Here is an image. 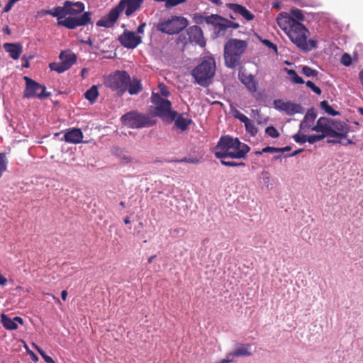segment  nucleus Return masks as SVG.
<instances>
[{"label":"nucleus","mask_w":363,"mask_h":363,"mask_svg":"<svg viewBox=\"0 0 363 363\" xmlns=\"http://www.w3.org/2000/svg\"><path fill=\"white\" fill-rule=\"evenodd\" d=\"M143 0H121L118 4L112 9L106 16L96 22L99 27L111 28L117 21L120 13L125 10V14L128 17L141 7Z\"/></svg>","instance_id":"nucleus-3"},{"label":"nucleus","mask_w":363,"mask_h":363,"mask_svg":"<svg viewBox=\"0 0 363 363\" xmlns=\"http://www.w3.org/2000/svg\"><path fill=\"white\" fill-rule=\"evenodd\" d=\"M121 121L131 128L150 127L156 123V121L149 115L142 114L137 111H130L123 115Z\"/></svg>","instance_id":"nucleus-8"},{"label":"nucleus","mask_w":363,"mask_h":363,"mask_svg":"<svg viewBox=\"0 0 363 363\" xmlns=\"http://www.w3.org/2000/svg\"><path fill=\"white\" fill-rule=\"evenodd\" d=\"M174 121V125L180 129L182 131H185L189 128V126L193 123L190 118H186L183 114L177 115Z\"/></svg>","instance_id":"nucleus-25"},{"label":"nucleus","mask_w":363,"mask_h":363,"mask_svg":"<svg viewBox=\"0 0 363 363\" xmlns=\"http://www.w3.org/2000/svg\"><path fill=\"white\" fill-rule=\"evenodd\" d=\"M211 18H216V19L219 18L221 21L220 22L217 23L218 26H219V29L220 30H224L228 28L236 29L240 27V25L238 23L231 21L225 19V18H220L219 16H217V15H215V16L213 15L211 16Z\"/></svg>","instance_id":"nucleus-26"},{"label":"nucleus","mask_w":363,"mask_h":363,"mask_svg":"<svg viewBox=\"0 0 363 363\" xmlns=\"http://www.w3.org/2000/svg\"><path fill=\"white\" fill-rule=\"evenodd\" d=\"M151 102L155 106V113L157 116L169 122L174 121L177 112L172 109V103L169 100L164 99L158 93L152 91Z\"/></svg>","instance_id":"nucleus-6"},{"label":"nucleus","mask_w":363,"mask_h":363,"mask_svg":"<svg viewBox=\"0 0 363 363\" xmlns=\"http://www.w3.org/2000/svg\"><path fill=\"white\" fill-rule=\"evenodd\" d=\"M1 321L3 326L10 330H16L18 328L17 323L23 324V320L21 317L16 316L13 318H10L5 314L1 315Z\"/></svg>","instance_id":"nucleus-21"},{"label":"nucleus","mask_w":363,"mask_h":363,"mask_svg":"<svg viewBox=\"0 0 363 363\" xmlns=\"http://www.w3.org/2000/svg\"><path fill=\"white\" fill-rule=\"evenodd\" d=\"M287 74L290 77L291 80L295 84H303V79L298 75L294 69H288Z\"/></svg>","instance_id":"nucleus-31"},{"label":"nucleus","mask_w":363,"mask_h":363,"mask_svg":"<svg viewBox=\"0 0 363 363\" xmlns=\"http://www.w3.org/2000/svg\"><path fill=\"white\" fill-rule=\"evenodd\" d=\"M158 94L162 97H168L170 96V91L168 87L164 83H160L158 84Z\"/></svg>","instance_id":"nucleus-35"},{"label":"nucleus","mask_w":363,"mask_h":363,"mask_svg":"<svg viewBox=\"0 0 363 363\" xmlns=\"http://www.w3.org/2000/svg\"><path fill=\"white\" fill-rule=\"evenodd\" d=\"M262 43L267 48L273 50L275 52H277V46L272 43L269 40L264 39L262 40Z\"/></svg>","instance_id":"nucleus-48"},{"label":"nucleus","mask_w":363,"mask_h":363,"mask_svg":"<svg viewBox=\"0 0 363 363\" xmlns=\"http://www.w3.org/2000/svg\"><path fill=\"white\" fill-rule=\"evenodd\" d=\"M265 133L272 138H277L279 136V133L274 126H268L265 129Z\"/></svg>","instance_id":"nucleus-38"},{"label":"nucleus","mask_w":363,"mask_h":363,"mask_svg":"<svg viewBox=\"0 0 363 363\" xmlns=\"http://www.w3.org/2000/svg\"><path fill=\"white\" fill-rule=\"evenodd\" d=\"M42 357L44 359V360L46 363H55L52 358L51 357L47 355L46 354H45L44 355L43 354Z\"/></svg>","instance_id":"nucleus-53"},{"label":"nucleus","mask_w":363,"mask_h":363,"mask_svg":"<svg viewBox=\"0 0 363 363\" xmlns=\"http://www.w3.org/2000/svg\"><path fill=\"white\" fill-rule=\"evenodd\" d=\"M216 72V62L213 57H205L191 72L196 82L203 87L211 83Z\"/></svg>","instance_id":"nucleus-4"},{"label":"nucleus","mask_w":363,"mask_h":363,"mask_svg":"<svg viewBox=\"0 0 363 363\" xmlns=\"http://www.w3.org/2000/svg\"><path fill=\"white\" fill-rule=\"evenodd\" d=\"M301 73L305 76L310 77H317L318 74V72L315 69H312L308 66H303L301 69Z\"/></svg>","instance_id":"nucleus-33"},{"label":"nucleus","mask_w":363,"mask_h":363,"mask_svg":"<svg viewBox=\"0 0 363 363\" xmlns=\"http://www.w3.org/2000/svg\"><path fill=\"white\" fill-rule=\"evenodd\" d=\"M250 150V147L238 138L224 135L215 147L214 155L218 159H245Z\"/></svg>","instance_id":"nucleus-1"},{"label":"nucleus","mask_w":363,"mask_h":363,"mask_svg":"<svg viewBox=\"0 0 363 363\" xmlns=\"http://www.w3.org/2000/svg\"><path fill=\"white\" fill-rule=\"evenodd\" d=\"M317 40H314V39H310L309 40H308V39L306 40V47H307V50H301L302 51H304V52H308L313 49H315L317 48Z\"/></svg>","instance_id":"nucleus-41"},{"label":"nucleus","mask_w":363,"mask_h":363,"mask_svg":"<svg viewBox=\"0 0 363 363\" xmlns=\"http://www.w3.org/2000/svg\"><path fill=\"white\" fill-rule=\"evenodd\" d=\"M118 40L122 46L128 49H134L142 43V37L137 35L135 33L125 30L118 37Z\"/></svg>","instance_id":"nucleus-13"},{"label":"nucleus","mask_w":363,"mask_h":363,"mask_svg":"<svg viewBox=\"0 0 363 363\" xmlns=\"http://www.w3.org/2000/svg\"><path fill=\"white\" fill-rule=\"evenodd\" d=\"M238 78L251 94H255L256 92L257 89V82L253 75H247L243 72H240Z\"/></svg>","instance_id":"nucleus-20"},{"label":"nucleus","mask_w":363,"mask_h":363,"mask_svg":"<svg viewBox=\"0 0 363 363\" xmlns=\"http://www.w3.org/2000/svg\"><path fill=\"white\" fill-rule=\"evenodd\" d=\"M3 31L7 34V35H10L11 34V30L10 28H9L8 26H6L3 28Z\"/></svg>","instance_id":"nucleus-61"},{"label":"nucleus","mask_w":363,"mask_h":363,"mask_svg":"<svg viewBox=\"0 0 363 363\" xmlns=\"http://www.w3.org/2000/svg\"><path fill=\"white\" fill-rule=\"evenodd\" d=\"M227 6L232 10L235 14H240L247 21H252L255 18V16L242 5L230 3L228 4Z\"/></svg>","instance_id":"nucleus-22"},{"label":"nucleus","mask_w":363,"mask_h":363,"mask_svg":"<svg viewBox=\"0 0 363 363\" xmlns=\"http://www.w3.org/2000/svg\"><path fill=\"white\" fill-rule=\"evenodd\" d=\"M297 21L291 18L286 13H281L277 17V22L279 28L287 34L292 28V26L296 23Z\"/></svg>","instance_id":"nucleus-18"},{"label":"nucleus","mask_w":363,"mask_h":363,"mask_svg":"<svg viewBox=\"0 0 363 363\" xmlns=\"http://www.w3.org/2000/svg\"><path fill=\"white\" fill-rule=\"evenodd\" d=\"M59 58L61 62H52L49 64L50 69L57 73H62L68 70L77 62V55L70 50L62 51Z\"/></svg>","instance_id":"nucleus-12"},{"label":"nucleus","mask_w":363,"mask_h":363,"mask_svg":"<svg viewBox=\"0 0 363 363\" xmlns=\"http://www.w3.org/2000/svg\"><path fill=\"white\" fill-rule=\"evenodd\" d=\"M346 141L345 142H342V145H354V142L351 140V139H349V138H345Z\"/></svg>","instance_id":"nucleus-56"},{"label":"nucleus","mask_w":363,"mask_h":363,"mask_svg":"<svg viewBox=\"0 0 363 363\" xmlns=\"http://www.w3.org/2000/svg\"><path fill=\"white\" fill-rule=\"evenodd\" d=\"M156 257V255H152L148 258V263L150 264L152 262L153 259Z\"/></svg>","instance_id":"nucleus-64"},{"label":"nucleus","mask_w":363,"mask_h":363,"mask_svg":"<svg viewBox=\"0 0 363 363\" xmlns=\"http://www.w3.org/2000/svg\"><path fill=\"white\" fill-rule=\"evenodd\" d=\"M286 114L292 116L295 113H301L303 112V108L300 104H294L290 101H286L284 106L283 111Z\"/></svg>","instance_id":"nucleus-27"},{"label":"nucleus","mask_w":363,"mask_h":363,"mask_svg":"<svg viewBox=\"0 0 363 363\" xmlns=\"http://www.w3.org/2000/svg\"><path fill=\"white\" fill-rule=\"evenodd\" d=\"M291 147L290 146H286L282 148H279V152H284L291 150Z\"/></svg>","instance_id":"nucleus-59"},{"label":"nucleus","mask_w":363,"mask_h":363,"mask_svg":"<svg viewBox=\"0 0 363 363\" xmlns=\"http://www.w3.org/2000/svg\"><path fill=\"white\" fill-rule=\"evenodd\" d=\"M246 130L250 133L252 135H255L257 133V128H256L255 123L250 120L248 123H247L245 125Z\"/></svg>","instance_id":"nucleus-37"},{"label":"nucleus","mask_w":363,"mask_h":363,"mask_svg":"<svg viewBox=\"0 0 363 363\" xmlns=\"http://www.w3.org/2000/svg\"><path fill=\"white\" fill-rule=\"evenodd\" d=\"M142 89L143 86L140 80L137 78H133L132 80L130 79L127 91L130 95L138 94L141 91Z\"/></svg>","instance_id":"nucleus-28"},{"label":"nucleus","mask_w":363,"mask_h":363,"mask_svg":"<svg viewBox=\"0 0 363 363\" xmlns=\"http://www.w3.org/2000/svg\"><path fill=\"white\" fill-rule=\"evenodd\" d=\"M320 108L325 111L328 114L335 116L340 115L339 111L334 110L332 106H330L327 101H323L320 104Z\"/></svg>","instance_id":"nucleus-30"},{"label":"nucleus","mask_w":363,"mask_h":363,"mask_svg":"<svg viewBox=\"0 0 363 363\" xmlns=\"http://www.w3.org/2000/svg\"><path fill=\"white\" fill-rule=\"evenodd\" d=\"M177 162H186V163H198L199 160L198 159H191V158H186L184 157L179 160H176Z\"/></svg>","instance_id":"nucleus-50"},{"label":"nucleus","mask_w":363,"mask_h":363,"mask_svg":"<svg viewBox=\"0 0 363 363\" xmlns=\"http://www.w3.org/2000/svg\"><path fill=\"white\" fill-rule=\"evenodd\" d=\"M341 63L345 66H349L352 63V59L349 54L344 53L341 57Z\"/></svg>","instance_id":"nucleus-45"},{"label":"nucleus","mask_w":363,"mask_h":363,"mask_svg":"<svg viewBox=\"0 0 363 363\" xmlns=\"http://www.w3.org/2000/svg\"><path fill=\"white\" fill-rule=\"evenodd\" d=\"M251 345L250 344H240L232 352L226 354L225 358L223 359L219 363L233 362L235 357H250L252 355Z\"/></svg>","instance_id":"nucleus-14"},{"label":"nucleus","mask_w":363,"mask_h":363,"mask_svg":"<svg viewBox=\"0 0 363 363\" xmlns=\"http://www.w3.org/2000/svg\"><path fill=\"white\" fill-rule=\"evenodd\" d=\"M4 48L13 60H18L23 52L22 45L19 43H6L4 44Z\"/></svg>","instance_id":"nucleus-24"},{"label":"nucleus","mask_w":363,"mask_h":363,"mask_svg":"<svg viewBox=\"0 0 363 363\" xmlns=\"http://www.w3.org/2000/svg\"><path fill=\"white\" fill-rule=\"evenodd\" d=\"M33 346L35 348V350L38 351V352L41 355V357H43V354L44 355L45 354V352L35 344H33Z\"/></svg>","instance_id":"nucleus-58"},{"label":"nucleus","mask_w":363,"mask_h":363,"mask_svg":"<svg viewBox=\"0 0 363 363\" xmlns=\"http://www.w3.org/2000/svg\"><path fill=\"white\" fill-rule=\"evenodd\" d=\"M65 2L68 3V5H67L66 11L67 16L69 15V17H73L74 16L79 15L84 12L85 9V6L83 2H74L71 1H65Z\"/></svg>","instance_id":"nucleus-23"},{"label":"nucleus","mask_w":363,"mask_h":363,"mask_svg":"<svg viewBox=\"0 0 363 363\" xmlns=\"http://www.w3.org/2000/svg\"><path fill=\"white\" fill-rule=\"evenodd\" d=\"M130 75L125 71H116L113 74L110 75L106 83L112 90L117 91L122 95L127 91Z\"/></svg>","instance_id":"nucleus-10"},{"label":"nucleus","mask_w":363,"mask_h":363,"mask_svg":"<svg viewBox=\"0 0 363 363\" xmlns=\"http://www.w3.org/2000/svg\"><path fill=\"white\" fill-rule=\"evenodd\" d=\"M67 296V291L66 290H63L61 293V297L63 301H65Z\"/></svg>","instance_id":"nucleus-60"},{"label":"nucleus","mask_w":363,"mask_h":363,"mask_svg":"<svg viewBox=\"0 0 363 363\" xmlns=\"http://www.w3.org/2000/svg\"><path fill=\"white\" fill-rule=\"evenodd\" d=\"M359 79L363 86V69L359 72Z\"/></svg>","instance_id":"nucleus-62"},{"label":"nucleus","mask_w":363,"mask_h":363,"mask_svg":"<svg viewBox=\"0 0 363 363\" xmlns=\"http://www.w3.org/2000/svg\"><path fill=\"white\" fill-rule=\"evenodd\" d=\"M293 138L297 143H305L307 141L308 136L306 135H299V134H295L293 136Z\"/></svg>","instance_id":"nucleus-44"},{"label":"nucleus","mask_w":363,"mask_h":363,"mask_svg":"<svg viewBox=\"0 0 363 363\" xmlns=\"http://www.w3.org/2000/svg\"><path fill=\"white\" fill-rule=\"evenodd\" d=\"M7 167V161L6 159V155L4 153H0V177L2 176L3 173L6 170Z\"/></svg>","instance_id":"nucleus-36"},{"label":"nucleus","mask_w":363,"mask_h":363,"mask_svg":"<svg viewBox=\"0 0 363 363\" xmlns=\"http://www.w3.org/2000/svg\"><path fill=\"white\" fill-rule=\"evenodd\" d=\"M235 117L238 119H239L242 123H243L245 125L247 123H248V121H250L248 117H247L245 115H244L243 113H241L240 112H238V113L235 115Z\"/></svg>","instance_id":"nucleus-49"},{"label":"nucleus","mask_w":363,"mask_h":363,"mask_svg":"<svg viewBox=\"0 0 363 363\" xmlns=\"http://www.w3.org/2000/svg\"><path fill=\"white\" fill-rule=\"evenodd\" d=\"M220 163L226 167H239L245 165L244 162H236L231 160H227V159H220Z\"/></svg>","instance_id":"nucleus-39"},{"label":"nucleus","mask_w":363,"mask_h":363,"mask_svg":"<svg viewBox=\"0 0 363 363\" xmlns=\"http://www.w3.org/2000/svg\"><path fill=\"white\" fill-rule=\"evenodd\" d=\"M350 131V126L347 123L333 119L330 137L345 139Z\"/></svg>","instance_id":"nucleus-15"},{"label":"nucleus","mask_w":363,"mask_h":363,"mask_svg":"<svg viewBox=\"0 0 363 363\" xmlns=\"http://www.w3.org/2000/svg\"><path fill=\"white\" fill-rule=\"evenodd\" d=\"M247 46L246 41L238 39H230L224 46V60L229 68H235L240 64L242 55Z\"/></svg>","instance_id":"nucleus-5"},{"label":"nucleus","mask_w":363,"mask_h":363,"mask_svg":"<svg viewBox=\"0 0 363 363\" xmlns=\"http://www.w3.org/2000/svg\"><path fill=\"white\" fill-rule=\"evenodd\" d=\"M33 346L35 348V350L38 351V352L41 355V357H43V354L44 355L45 354V352L35 344H33Z\"/></svg>","instance_id":"nucleus-57"},{"label":"nucleus","mask_w":363,"mask_h":363,"mask_svg":"<svg viewBox=\"0 0 363 363\" xmlns=\"http://www.w3.org/2000/svg\"><path fill=\"white\" fill-rule=\"evenodd\" d=\"M99 96L97 86L93 85L89 89L84 93V97L91 103L94 104Z\"/></svg>","instance_id":"nucleus-29"},{"label":"nucleus","mask_w":363,"mask_h":363,"mask_svg":"<svg viewBox=\"0 0 363 363\" xmlns=\"http://www.w3.org/2000/svg\"><path fill=\"white\" fill-rule=\"evenodd\" d=\"M290 40L300 50H307L306 40L310 32L301 23L296 21L286 34Z\"/></svg>","instance_id":"nucleus-9"},{"label":"nucleus","mask_w":363,"mask_h":363,"mask_svg":"<svg viewBox=\"0 0 363 363\" xmlns=\"http://www.w3.org/2000/svg\"><path fill=\"white\" fill-rule=\"evenodd\" d=\"M333 119L328 118L326 117H320L316 125L311 128L313 131L321 133L325 136H330L331 128Z\"/></svg>","instance_id":"nucleus-16"},{"label":"nucleus","mask_w":363,"mask_h":363,"mask_svg":"<svg viewBox=\"0 0 363 363\" xmlns=\"http://www.w3.org/2000/svg\"><path fill=\"white\" fill-rule=\"evenodd\" d=\"M67 2H64L62 6L55 7L52 10L43 11L44 14H50L56 17L58 20L57 26H64L67 29L73 30L79 26H84L91 22V13L90 11L84 12L78 17H67Z\"/></svg>","instance_id":"nucleus-2"},{"label":"nucleus","mask_w":363,"mask_h":363,"mask_svg":"<svg viewBox=\"0 0 363 363\" xmlns=\"http://www.w3.org/2000/svg\"><path fill=\"white\" fill-rule=\"evenodd\" d=\"M23 79L26 82V88L23 91L24 98L45 99L50 96L51 94L46 91V87L40 84L30 77L25 76Z\"/></svg>","instance_id":"nucleus-11"},{"label":"nucleus","mask_w":363,"mask_h":363,"mask_svg":"<svg viewBox=\"0 0 363 363\" xmlns=\"http://www.w3.org/2000/svg\"><path fill=\"white\" fill-rule=\"evenodd\" d=\"M261 174H262V179H263V181L265 183H267V182H269L270 174H269V172H267V171H262Z\"/></svg>","instance_id":"nucleus-51"},{"label":"nucleus","mask_w":363,"mask_h":363,"mask_svg":"<svg viewBox=\"0 0 363 363\" xmlns=\"http://www.w3.org/2000/svg\"><path fill=\"white\" fill-rule=\"evenodd\" d=\"M273 104H274V106L276 109L282 111L284 106H285V104H286V102H284L281 99H276L274 101Z\"/></svg>","instance_id":"nucleus-47"},{"label":"nucleus","mask_w":363,"mask_h":363,"mask_svg":"<svg viewBox=\"0 0 363 363\" xmlns=\"http://www.w3.org/2000/svg\"><path fill=\"white\" fill-rule=\"evenodd\" d=\"M326 136L323 135L322 133L320 135H311L308 136L307 141L310 144H313L318 141H320L323 139H324Z\"/></svg>","instance_id":"nucleus-40"},{"label":"nucleus","mask_w":363,"mask_h":363,"mask_svg":"<svg viewBox=\"0 0 363 363\" xmlns=\"http://www.w3.org/2000/svg\"><path fill=\"white\" fill-rule=\"evenodd\" d=\"M343 139H340V138H337L336 139H330V140H328V143H333V144H336V143H342V140Z\"/></svg>","instance_id":"nucleus-54"},{"label":"nucleus","mask_w":363,"mask_h":363,"mask_svg":"<svg viewBox=\"0 0 363 363\" xmlns=\"http://www.w3.org/2000/svg\"><path fill=\"white\" fill-rule=\"evenodd\" d=\"M189 24L188 20L183 16H172L170 18L160 21L156 28L161 33L168 35L178 34L184 30Z\"/></svg>","instance_id":"nucleus-7"},{"label":"nucleus","mask_w":363,"mask_h":363,"mask_svg":"<svg viewBox=\"0 0 363 363\" xmlns=\"http://www.w3.org/2000/svg\"><path fill=\"white\" fill-rule=\"evenodd\" d=\"M64 138L68 143L78 144L82 142L83 133L79 128H70L65 132Z\"/></svg>","instance_id":"nucleus-19"},{"label":"nucleus","mask_w":363,"mask_h":363,"mask_svg":"<svg viewBox=\"0 0 363 363\" xmlns=\"http://www.w3.org/2000/svg\"><path fill=\"white\" fill-rule=\"evenodd\" d=\"M306 86L310 88L313 92H315L318 95H320L322 93L321 89L315 85V84L311 81H307L306 82Z\"/></svg>","instance_id":"nucleus-43"},{"label":"nucleus","mask_w":363,"mask_h":363,"mask_svg":"<svg viewBox=\"0 0 363 363\" xmlns=\"http://www.w3.org/2000/svg\"><path fill=\"white\" fill-rule=\"evenodd\" d=\"M130 223V218H129V217H128V216H127V217H125V218H124V223L127 225V224H129Z\"/></svg>","instance_id":"nucleus-63"},{"label":"nucleus","mask_w":363,"mask_h":363,"mask_svg":"<svg viewBox=\"0 0 363 363\" xmlns=\"http://www.w3.org/2000/svg\"><path fill=\"white\" fill-rule=\"evenodd\" d=\"M263 152L275 153L279 152V147H274L267 146L262 150L260 152H257V154H262Z\"/></svg>","instance_id":"nucleus-46"},{"label":"nucleus","mask_w":363,"mask_h":363,"mask_svg":"<svg viewBox=\"0 0 363 363\" xmlns=\"http://www.w3.org/2000/svg\"><path fill=\"white\" fill-rule=\"evenodd\" d=\"M7 284V279L0 273V285L5 286Z\"/></svg>","instance_id":"nucleus-55"},{"label":"nucleus","mask_w":363,"mask_h":363,"mask_svg":"<svg viewBox=\"0 0 363 363\" xmlns=\"http://www.w3.org/2000/svg\"><path fill=\"white\" fill-rule=\"evenodd\" d=\"M187 34L190 42H194L201 47L206 45V40L203 37L202 29L198 26H192L187 30Z\"/></svg>","instance_id":"nucleus-17"},{"label":"nucleus","mask_w":363,"mask_h":363,"mask_svg":"<svg viewBox=\"0 0 363 363\" xmlns=\"http://www.w3.org/2000/svg\"><path fill=\"white\" fill-rule=\"evenodd\" d=\"M291 18L295 19L297 21H303L305 18V16L300 9H292L291 10Z\"/></svg>","instance_id":"nucleus-34"},{"label":"nucleus","mask_w":363,"mask_h":363,"mask_svg":"<svg viewBox=\"0 0 363 363\" xmlns=\"http://www.w3.org/2000/svg\"><path fill=\"white\" fill-rule=\"evenodd\" d=\"M317 114L314 108L309 109L304 117V120L301 123V127H302L306 121H309L313 123L315 120Z\"/></svg>","instance_id":"nucleus-32"},{"label":"nucleus","mask_w":363,"mask_h":363,"mask_svg":"<svg viewBox=\"0 0 363 363\" xmlns=\"http://www.w3.org/2000/svg\"><path fill=\"white\" fill-rule=\"evenodd\" d=\"M186 0H164L167 8L173 7L180 4L185 3Z\"/></svg>","instance_id":"nucleus-42"},{"label":"nucleus","mask_w":363,"mask_h":363,"mask_svg":"<svg viewBox=\"0 0 363 363\" xmlns=\"http://www.w3.org/2000/svg\"><path fill=\"white\" fill-rule=\"evenodd\" d=\"M146 26V23L145 22L141 23L137 28V33L138 34H143L144 33V28Z\"/></svg>","instance_id":"nucleus-52"}]
</instances>
